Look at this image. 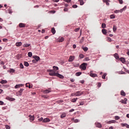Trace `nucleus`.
<instances>
[{
    "instance_id": "1",
    "label": "nucleus",
    "mask_w": 129,
    "mask_h": 129,
    "mask_svg": "<svg viewBox=\"0 0 129 129\" xmlns=\"http://www.w3.org/2000/svg\"><path fill=\"white\" fill-rule=\"evenodd\" d=\"M47 72H49V75H50V76H56V77H58V78H60V79H63L64 76L63 75L59 74L58 73H55V71H54V70H47Z\"/></svg>"
},
{
    "instance_id": "2",
    "label": "nucleus",
    "mask_w": 129,
    "mask_h": 129,
    "mask_svg": "<svg viewBox=\"0 0 129 129\" xmlns=\"http://www.w3.org/2000/svg\"><path fill=\"white\" fill-rule=\"evenodd\" d=\"M87 63H83L80 66V69H82L83 70H86V66H87Z\"/></svg>"
},
{
    "instance_id": "3",
    "label": "nucleus",
    "mask_w": 129,
    "mask_h": 129,
    "mask_svg": "<svg viewBox=\"0 0 129 129\" xmlns=\"http://www.w3.org/2000/svg\"><path fill=\"white\" fill-rule=\"evenodd\" d=\"M74 59H75V56L71 55V56H70L68 61H69V62H73V61H74Z\"/></svg>"
},
{
    "instance_id": "4",
    "label": "nucleus",
    "mask_w": 129,
    "mask_h": 129,
    "mask_svg": "<svg viewBox=\"0 0 129 129\" xmlns=\"http://www.w3.org/2000/svg\"><path fill=\"white\" fill-rule=\"evenodd\" d=\"M83 95V92L80 91L76 92V96H80Z\"/></svg>"
},
{
    "instance_id": "5",
    "label": "nucleus",
    "mask_w": 129,
    "mask_h": 129,
    "mask_svg": "<svg viewBox=\"0 0 129 129\" xmlns=\"http://www.w3.org/2000/svg\"><path fill=\"white\" fill-rule=\"evenodd\" d=\"M23 91H24V89H21L18 92L16 93V94L21 96L22 94V93H23Z\"/></svg>"
},
{
    "instance_id": "6",
    "label": "nucleus",
    "mask_w": 129,
    "mask_h": 129,
    "mask_svg": "<svg viewBox=\"0 0 129 129\" xmlns=\"http://www.w3.org/2000/svg\"><path fill=\"white\" fill-rule=\"evenodd\" d=\"M51 91V88H48V89L43 91V93H44L45 94H47V93H50Z\"/></svg>"
},
{
    "instance_id": "7",
    "label": "nucleus",
    "mask_w": 129,
    "mask_h": 129,
    "mask_svg": "<svg viewBox=\"0 0 129 129\" xmlns=\"http://www.w3.org/2000/svg\"><path fill=\"white\" fill-rule=\"evenodd\" d=\"M6 99L7 100H9L10 101H14V100H16V99L13 98H11L9 96H7L6 97Z\"/></svg>"
},
{
    "instance_id": "8",
    "label": "nucleus",
    "mask_w": 129,
    "mask_h": 129,
    "mask_svg": "<svg viewBox=\"0 0 129 129\" xmlns=\"http://www.w3.org/2000/svg\"><path fill=\"white\" fill-rule=\"evenodd\" d=\"M127 101V99H126V98H125L124 99V100H121L120 101V102H121V103H123V104H126V102Z\"/></svg>"
},
{
    "instance_id": "9",
    "label": "nucleus",
    "mask_w": 129,
    "mask_h": 129,
    "mask_svg": "<svg viewBox=\"0 0 129 129\" xmlns=\"http://www.w3.org/2000/svg\"><path fill=\"white\" fill-rule=\"evenodd\" d=\"M90 76L91 77H93V78H94L95 77H97V74H93L92 73H90Z\"/></svg>"
},
{
    "instance_id": "10",
    "label": "nucleus",
    "mask_w": 129,
    "mask_h": 129,
    "mask_svg": "<svg viewBox=\"0 0 129 129\" xmlns=\"http://www.w3.org/2000/svg\"><path fill=\"white\" fill-rule=\"evenodd\" d=\"M33 58L35 59L36 62H38V61L40 60V57H39L38 56H33Z\"/></svg>"
},
{
    "instance_id": "11",
    "label": "nucleus",
    "mask_w": 129,
    "mask_h": 129,
    "mask_svg": "<svg viewBox=\"0 0 129 129\" xmlns=\"http://www.w3.org/2000/svg\"><path fill=\"white\" fill-rule=\"evenodd\" d=\"M116 122V121H115V120H110L108 121L107 123H108V124H110L111 123H115Z\"/></svg>"
},
{
    "instance_id": "12",
    "label": "nucleus",
    "mask_w": 129,
    "mask_h": 129,
    "mask_svg": "<svg viewBox=\"0 0 129 129\" xmlns=\"http://www.w3.org/2000/svg\"><path fill=\"white\" fill-rule=\"evenodd\" d=\"M29 117H30V121H33L35 119V116H32L31 115H29Z\"/></svg>"
},
{
    "instance_id": "13",
    "label": "nucleus",
    "mask_w": 129,
    "mask_h": 129,
    "mask_svg": "<svg viewBox=\"0 0 129 129\" xmlns=\"http://www.w3.org/2000/svg\"><path fill=\"white\" fill-rule=\"evenodd\" d=\"M19 26L20 28H25V27H26V24H25L24 23H20L19 24Z\"/></svg>"
},
{
    "instance_id": "14",
    "label": "nucleus",
    "mask_w": 129,
    "mask_h": 129,
    "mask_svg": "<svg viewBox=\"0 0 129 129\" xmlns=\"http://www.w3.org/2000/svg\"><path fill=\"white\" fill-rule=\"evenodd\" d=\"M96 126L97 127L101 128L102 127V125L100 124V123H95Z\"/></svg>"
},
{
    "instance_id": "15",
    "label": "nucleus",
    "mask_w": 129,
    "mask_h": 129,
    "mask_svg": "<svg viewBox=\"0 0 129 129\" xmlns=\"http://www.w3.org/2000/svg\"><path fill=\"white\" fill-rule=\"evenodd\" d=\"M121 126H125L126 128H129V125L126 123H121Z\"/></svg>"
},
{
    "instance_id": "16",
    "label": "nucleus",
    "mask_w": 129,
    "mask_h": 129,
    "mask_svg": "<svg viewBox=\"0 0 129 129\" xmlns=\"http://www.w3.org/2000/svg\"><path fill=\"white\" fill-rule=\"evenodd\" d=\"M49 121H50V119L48 118H45L43 119L42 122H49Z\"/></svg>"
},
{
    "instance_id": "17",
    "label": "nucleus",
    "mask_w": 129,
    "mask_h": 129,
    "mask_svg": "<svg viewBox=\"0 0 129 129\" xmlns=\"http://www.w3.org/2000/svg\"><path fill=\"white\" fill-rule=\"evenodd\" d=\"M1 84H7L8 83V81L7 80H2L0 82Z\"/></svg>"
},
{
    "instance_id": "18",
    "label": "nucleus",
    "mask_w": 129,
    "mask_h": 129,
    "mask_svg": "<svg viewBox=\"0 0 129 129\" xmlns=\"http://www.w3.org/2000/svg\"><path fill=\"white\" fill-rule=\"evenodd\" d=\"M22 42H16V46L17 47H21V45H22Z\"/></svg>"
},
{
    "instance_id": "19",
    "label": "nucleus",
    "mask_w": 129,
    "mask_h": 129,
    "mask_svg": "<svg viewBox=\"0 0 129 129\" xmlns=\"http://www.w3.org/2000/svg\"><path fill=\"white\" fill-rule=\"evenodd\" d=\"M67 114L66 113H62L61 114V115H60V118H63V117H66Z\"/></svg>"
},
{
    "instance_id": "20",
    "label": "nucleus",
    "mask_w": 129,
    "mask_h": 129,
    "mask_svg": "<svg viewBox=\"0 0 129 129\" xmlns=\"http://www.w3.org/2000/svg\"><path fill=\"white\" fill-rule=\"evenodd\" d=\"M53 71H54L55 73H56V70H59V68L56 66H53Z\"/></svg>"
},
{
    "instance_id": "21",
    "label": "nucleus",
    "mask_w": 129,
    "mask_h": 129,
    "mask_svg": "<svg viewBox=\"0 0 129 129\" xmlns=\"http://www.w3.org/2000/svg\"><path fill=\"white\" fill-rule=\"evenodd\" d=\"M30 46H31L30 44H27V43H26V44H24L23 45V47L24 48H28V47H30Z\"/></svg>"
},
{
    "instance_id": "22",
    "label": "nucleus",
    "mask_w": 129,
    "mask_h": 129,
    "mask_svg": "<svg viewBox=\"0 0 129 129\" xmlns=\"http://www.w3.org/2000/svg\"><path fill=\"white\" fill-rule=\"evenodd\" d=\"M102 33L104 34V35H106V34H107V32H106V29H102Z\"/></svg>"
},
{
    "instance_id": "23",
    "label": "nucleus",
    "mask_w": 129,
    "mask_h": 129,
    "mask_svg": "<svg viewBox=\"0 0 129 129\" xmlns=\"http://www.w3.org/2000/svg\"><path fill=\"white\" fill-rule=\"evenodd\" d=\"M120 94L122 96H125V92L123 90L121 91Z\"/></svg>"
},
{
    "instance_id": "24",
    "label": "nucleus",
    "mask_w": 129,
    "mask_h": 129,
    "mask_svg": "<svg viewBox=\"0 0 129 129\" xmlns=\"http://www.w3.org/2000/svg\"><path fill=\"white\" fill-rule=\"evenodd\" d=\"M114 56L115 58V59H119V56H118V54L117 53H115L114 54Z\"/></svg>"
},
{
    "instance_id": "25",
    "label": "nucleus",
    "mask_w": 129,
    "mask_h": 129,
    "mask_svg": "<svg viewBox=\"0 0 129 129\" xmlns=\"http://www.w3.org/2000/svg\"><path fill=\"white\" fill-rule=\"evenodd\" d=\"M58 42H63V41H64V38L63 37H60L58 38Z\"/></svg>"
},
{
    "instance_id": "26",
    "label": "nucleus",
    "mask_w": 129,
    "mask_h": 129,
    "mask_svg": "<svg viewBox=\"0 0 129 129\" xmlns=\"http://www.w3.org/2000/svg\"><path fill=\"white\" fill-rule=\"evenodd\" d=\"M79 2H80V6H83V5H84V2L83 0H79Z\"/></svg>"
},
{
    "instance_id": "27",
    "label": "nucleus",
    "mask_w": 129,
    "mask_h": 129,
    "mask_svg": "<svg viewBox=\"0 0 129 129\" xmlns=\"http://www.w3.org/2000/svg\"><path fill=\"white\" fill-rule=\"evenodd\" d=\"M120 60L121 62H122V63H124V62H125V59L123 57L120 58Z\"/></svg>"
},
{
    "instance_id": "28",
    "label": "nucleus",
    "mask_w": 129,
    "mask_h": 129,
    "mask_svg": "<svg viewBox=\"0 0 129 129\" xmlns=\"http://www.w3.org/2000/svg\"><path fill=\"white\" fill-rule=\"evenodd\" d=\"M24 66H26V67H28L29 64L28 62L24 61Z\"/></svg>"
},
{
    "instance_id": "29",
    "label": "nucleus",
    "mask_w": 129,
    "mask_h": 129,
    "mask_svg": "<svg viewBox=\"0 0 129 129\" xmlns=\"http://www.w3.org/2000/svg\"><path fill=\"white\" fill-rule=\"evenodd\" d=\"M116 30H117L116 26L115 25H113V31L114 32H116Z\"/></svg>"
},
{
    "instance_id": "30",
    "label": "nucleus",
    "mask_w": 129,
    "mask_h": 129,
    "mask_svg": "<svg viewBox=\"0 0 129 129\" xmlns=\"http://www.w3.org/2000/svg\"><path fill=\"white\" fill-rule=\"evenodd\" d=\"M82 49H83L84 50V51H85V52L88 51V47H82Z\"/></svg>"
},
{
    "instance_id": "31",
    "label": "nucleus",
    "mask_w": 129,
    "mask_h": 129,
    "mask_svg": "<svg viewBox=\"0 0 129 129\" xmlns=\"http://www.w3.org/2000/svg\"><path fill=\"white\" fill-rule=\"evenodd\" d=\"M51 32L52 33V34L54 35V34H55L56 33V30H55V28H52L51 29Z\"/></svg>"
},
{
    "instance_id": "32",
    "label": "nucleus",
    "mask_w": 129,
    "mask_h": 129,
    "mask_svg": "<svg viewBox=\"0 0 129 129\" xmlns=\"http://www.w3.org/2000/svg\"><path fill=\"white\" fill-rule=\"evenodd\" d=\"M101 27L103 29H105L106 28V25L105 23H102Z\"/></svg>"
},
{
    "instance_id": "33",
    "label": "nucleus",
    "mask_w": 129,
    "mask_h": 129,
    "mask_svg": "<svg viewBox=\"0 0 129 129\" xmlns=\"http://www.w3.org/2000/svg\"><path fill=\"white\" fill-rule=\"evenodd\" d=\"M77 99H78V98H74L73 99H72V102H76V101H77Z\"/></svg>"
},
{
    "instance_id": "34",
    "label": "nucleus",
    "mask_w": 129,
    "mask_h": 129,
    "mask_svg": "<svg viewBox=\"0 0 129 129\" xmlns=\"http://www.w3.org/2000/svg\"><path fill=\"white\" fill-rule=\"evenodd\" d=\"M82 74V73L81 72H78L76 73V76H80Z\"/></svg>"
},
{
    "instance_id": "35",
    "label": "nucleus",
    "mask_w": 129,
    "mask_h": 129,
    "mask_svg": "<svg viewBox=\"0 0 129 129\" xmlns=\"http://www.w3.org/2000/svg\"><path fill=\"white\" fill-rule=\"evenodd\" d=\"M22 86V85H16L15 86V88H16V89H17V88H20V87Z\"/></svg>"
},
{
    "instance_id": "36",
    "label": "nucleus",
    "mask_w": 129,
    "mask_h": 129,
    "mask_svg": "<svg viewBox=\"0 0 129 129\" xmlns=\"http://www.w3.org/2000/svg\"><path fill=\"white\" fill-rule=\"evenodd\" d=\"M28 57H30L31 58V57L33 56V53L31 52H28Z\"/></svg>"
},
{
    "instance_id": "37",
    "label": "nucleus",
    "mask_w": 129,
    "mask_h": 129,
    "mask_svg": "<svg viewBox=\"0 0 129 129\" xmlns=\"http://www.w3.org/2000/svg\"><path fill=\"white\" fill-rule=\"evenodd\" d=\"M106 75H107V74L106 73L104 74L102 76V79H105V77H106Z\"/></svg>"
},
{
    "instance_id": "38",
    "label": "nucleus",
    "mask_w": 129,
    "mask_h": 129,
    "mask_svg": "<svg viewBox=\"0 0 129 129\" xmlns=\"http://www.w3.org/2000/svg\"><path fill=\"white\" fill-rule=\"evenodd\" d=\"M120 117L118 116H115L114 117V119H115V120H118V119H119Z\"/></svg>"
},
{
    "instance_id": "39",
    "label": "nucleus",
    "mask_w": 129,
    "mask_h": 129,
    "mask_svg": "<svg viewBox=\"0 0 129 129\" xmlns=\"http://www.w3.org/2000/svg\"><path fill=\"white\" fill-rule=\"evenodd\" d=\"M79 57L81 59H83V58H84V55L82 54H80Z\"/></svg>"
},
{
    "instance_id": "40",
    "label": "nucleus",
    "mask_w": 129,
    "mask_h": 129,
    "mask_svg": "<svg viewBox=\"0 0 129 129\" xmlns=\"http://www.w3.org/2000/svg\"><path fill=\"white\" fill-rule=\"evenodd\" d=\"M110 19H114L115 18V16L114 15L112 14L110 16Z\"/></svg>"
},
{
    "instance_id": "41",
    "label": "nucleus",
    "mask_w": 129,
    "mask_h": 129,
    "mask_svg": "<svg viewBox=\"0 0 129 129\" xmlns=\"http://www.w3.org/2000/svg\"><path fill=\"white\" fill-rule=\"evenodd\" d=\"M107 42H111V41H112V40H111V38H110V37H107Z\"/></svg>"
},
{
    "instance_id": "42",
    "label": "nucleus",
    "mask_w": 129,
    "mask_h": 129,
    "mask_svg": "<svg viewBox=\"0 0 129 129\" xmlns=\"http://www.w3.org/2000/svg\"><path fill=\"white\" fill-rule=\"evenodd\" d=\"M20 68H21V69H24V65H23V63H21L20 64Z\"/></svg>"
},
{
    "instance_id": "43",
    "label": "nucleus",
    "mask_w": 129,
    "mask_h": 129,
    "mask_svg": "<svg viewBox=\"0 0 129 129\" xmlns=\"http://www.w3.org/2000/svg\"><path fill=\"white\" fill-rule=\"evenodd\" d=\"M84 60H85V61H89V60H90V59H89V57H86L85 58Z\"/></svg>"
},
{
    "instance_id": "44",
    "label": "nucleus",
    "mask_w": 129,
    "mask_h": 129,
    "mask_svg": "<svg viewBox=\"0 0 129 129\" xmlns=\"http://www.w3.org/2000/svg\"><path fill=\"white\" fill-rule=\"evenodd\" d=\"M84 104V102H80V104L78 105V106H80V105H83Z\"/></svg>"
},
{
    "instance_id": "45",
    "label": "nucleus",
    "mask_w": 129,
    "mask_h": 129,
    "mask_svg": "<svg viewBox=\"0 0 129 129\" xmlns=\"http://www.w3.org/2000/svg\"><path fill=\"white\" fill-rule=\"evenodd\" d=\"M5 127L6 129H10L11 127L9 125H6Z\"/></svg>"
},
{
    "instance_id": "46",
    "label": "nucleus",
    "mask_w": 129,
    "mask_h": 129,
    "mask_svg": "<svg viewBox=\"0 0 129 129\" xmlns=\"http://www.w3.org/2000/svg\"><path fill=\"white\" fill-rule=\"evenodd\" d=\"M15 72V70L11 69H10V73H14Z\"/></svg>"
},
{
    "instance_id": "47",
    "label": "nucleus",
    "mask_w": 129,
    "mask_h": 129,
    "mask_svg": "<svg viewBox=\"0 0 129 129\" xmlns=\"http://www.w3.org/2000/svg\"><path fill=\"white\" fill-rule=\"evenodd\" d=\"M79 30H80V28H76L75 29V32H77L78 31H79Z\"/></svg>"
},
{
    "instance_id": "48",
    "label": "nucleus",
    "mask_w": 129,
    "mask_h": 129,
    "mask_svg": "<svg viewBox=\"0 0 129 129\" xmlns=\"http://www.w3.org/2000/svg\"><path fill=\"white\" fill-rule=\"evenodd\" d=\"M71 96H76V93H72Z\"/></svg>"
},
{
    "instance_id": "49",
    "label": "nucleus",
    "mask_w": 129,
    "mask_h": 129,
    "mask_svg": "<svg viewBox=\"0 0 129 129\" xmlns=\"http://www.w3.org/2000/svg\"><path fill=\"white\" fill-rule=\"evenodd\" d=\"M119 4H120V5H122L123 1H122V0H118Z\"/></svg>"
},
{
    "instance_id": "50",
    "label": "nucleus",
    "mask_w": 129,
    "mask_h": 129,
    "mask_svg": "<svg viewBox=\"0 0 129 129\" xmlns=\"http://www.w3.org/2000/svg\"><path fill=\"white\" fill-rule=\"evenodd\" d=\"M78 6H77V5H74L73 6V8L74 9H76L77 8H78Z\"/></svg>"
},
{
    "instance_id": "51",
    "label": "nucleus",
    "mask_w": 129,
    "mask_h": 129,
    "mask_svg": "<svg viewBox=\"0 0 129 129\" xmlns=\"http://www.w3.org/2000/svg\"><path fill=\"white\" fill-rule=\"evenodd\" d=\"M26 87H29V88H31V85L29 84H26Z\"/></svg>"
},
{
    "instance_id": "52",
    "label": "nucleus",
    "mask_w": 129,
    "mask_h": 129,
    "mask_svg": "<svg viewBox=\"0 0 129 129\" xmlns=\"http://www.w3.org/2000/svg\"><path fill=\"white\" fill-rule=\"evenodd\" d=\"M115 14H118L119 13V10H116L114 12Z\"/></svg>"
},
{
    "instance_id": "53",
    "label": "nucleus",
    "mask_w": 129,
    "mask_h": 129,
    "mask_svg": "<svg viewBox=\"0 0 129 129\" xmlns=\"http://www.w3.org/2000/svg\"><path fill=\"white\" fill-rule=\"evenodd\" d=\"M3 42H8V39L4 38L3 39Z\"/></svg>"
},
{
    "instance_id": "54",
    "label": "nucleus",
    "mask_w": 129,
    "mask_h": 129,
    "mask_svg": "<svg viewBox=\"0 0 129 129\" xmlns=\"http://www.w3.org/2000/svg\"><path fill=\"white\" fill-rule=\"evenodd\" d=\"M38 120H39V121H42L44 120H43V117H41L40 118L38 119Z\"/></svg>"
},
{
    "instance_id": "55",
    "label": "nucleus",
    "mask_w": 129,
    "mask_h": 129,
    "mask_svg": "<svg viewBox=\"0 0 129 129\" xmlns=\"http://www.w3.org/2000/svg\"><path fill=\"white\" fill-rule=\"evenodd\" d=\"M8 13L9 14H12V13H13V11H12V10H11V9L8 10Z\"/></svg>"
},
{
    "instance_id": "56",
    "label": "nucleus",
    "mask_w": 129,
    "mask_h": 129,
    "mask_svg": "<svg viewBox=\"0 0 129 129\" xmlns=\"http://www.w3.org/2000/svg\"><path fill=\"white\" fill-rule=\"evenodd\" d=\"M4 102L2 101H0V105H4Z\"/></svg>"
},
{
    "instance_id": "57",
    "label": "nucleus",
    "mask_w": 129,
    "mask_h": 129,
    "mask_svg": "<svg viewBox=\"0 0 129 129\" xmlns=\"http://www.w3.org/2000/svg\"><path fill=\"white\" fill-rule=\"evenodd\" d=\"M75 122H79V120L76 119L74 120Z\"/></svg>"
},
{
    "instance_id": "58",
    "label": "nucleus",
    "mask_w": 129,
    "mask_h": 129,
    "mask_svg": "<svg viewBox=\"0 0 129 129\" xmlns=\"http://www.w3.org/2000/svg\"><path fill=\"white\" fill-rule=\"evenodd\" d=\"M64 12H68V8H64L63 9Z\"/></svg>"
},
{
    "instance_id": "59",
    "label": "nucleus",
    "mask_w": 129,
    "mask_h": 129,
    "mask_svg": "<svg viewBox=\"0 0 129 129\" xmlns=\"http://www.w3.org/2000/svg\"><path fill=\"white\" fill-rule=\"evenodd\" d=\"M73 111H74V109H72L69 110V112H73Z\"/></svg>"
},
{
    "instance_id": "60",
    "label": "nucleus",
    "mask_w": 129,
    "mask_h": 129,
    "mask_svg": "<svg viewBox=\"0 0 129 129\" xmlns=\"http://www.w3.org/2000/svg\"><path fill=\"white\" fill-rule=\"evenodd\" d=\"M119 13H122L123 12V9L122 8V9L119 10Z\"/></svg>"
},
{
    "instance_id": "61",
    "label": "nucleus",
    "mask_w": 129,
    "mask_h": 129,
    "mask_svg": "<svg viewBox=\"0 0 129 129\" xmlns=\"http://www.w3.org/2000/svg\"><path fill=\"white\" fill-rule=\"evenodd\" d=\"M1 65H5V62H4V61H1Z\"/></svg>"
},
{
    "instance_id": "62",
    "label": "nucleus",
    "mask_w": 129,
    "mask_h": 129,
    "mask_svg": "<svg viewBox=\"0 0 129 129\" xmlns=\"http://www.w3.org/2000/svg\"><path fill=\"white\" fill-rule=\"evenodd\" d=\"M74 66L75 67H78V66H79V63H77Z\"/></svg>"
},
{
    "instance_id": "63",
    "label": "nucleus",
    "mask_w": 129,
    "mask_h": 129,
    "mask_svg": "<svg viewBox=\"0 0 129 129\" xmlns=\"http://www.w3.org/2000/svg\"><path fill=\"white\" fill-rule=\"evenodd\" d=\"M74 81H75V79H71V82H74Z\"/></svg>"
},
{
    "instance_id": "64",
    "label": "nucleus",
    "mask_w": 129,
    "mask_h": 129,
    "mask_svg": "<svg viewBox=\"0 0 129 129\" xmlns=\"http://www.w3.org/2000/svg\"><path fill=\"white\" fill-rule=\"evenodd\" d=\"M73 47L74 48V49H76V45L75 44H74V45H73Z\"/></svg>"
}]
</instances>
